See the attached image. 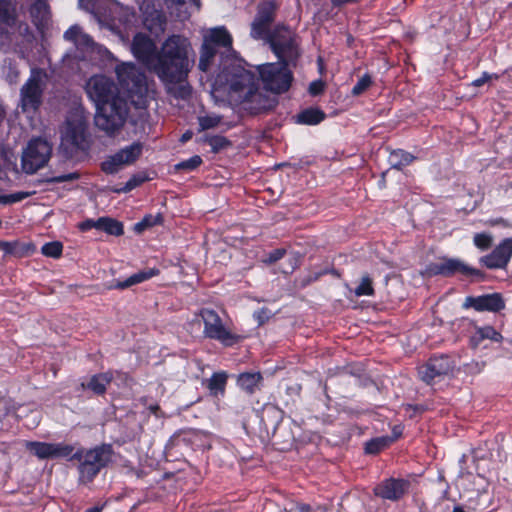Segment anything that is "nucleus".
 <instances>
[{
  "mask_svg": "<svg viewBox=\"0 0 512 512\" xmlns=\"http://www.w3.org/2000/svg\"><path fill=\"white\" fill-rule=\"evenodd\" d=\"M131 50L146 69L158 77L167 94L181 100L191 96L188 75L194 66V59L191 58V43L186 37L171 35L157 50L148 35L138 33L133 38Z\"/></svg>",
  "mask_w": 512,
  "mask_h": 512,
  "instance_id": "obj_1",
  "label": "nucleus"
},
{
  "mask_svg": "<svg viewBox=\"0 0 512 512\" xmlns=\"http://www.w3.org/2000/svg\"><path fill=\"white\" fill-rule=\"evenodd\" d=\"M111 444L103 443L91 449L80 448L75 452L77 457L79 479L81 482H91L99 472L107 467L114 457Z\"/></svg>",
  "mask_w": 512,
  "mask_h": 512,
  "instance_id": "obj_2",
  "label": "nucleus"
},
{
  "mask_svg": "<svg viewBox=\"0 0 512 512\" xmlns=\"http://www.w3.org/2000/svg\"><path fill=\"white\" fill-rule=\"evenodd\" d=\"M129 104L124 97L102 104L96 108L95 125L107 135L113 136L120 132L129 115Z\"/></svg>",
  "mask_w": 512,
  "mask_h": 512,
  "instance_id": "obj_3",
  "label": "nucleus"
},
{
  "mask_svg": "<svg viewBox=\"0 0 512 512\" xmlns=\"http://www.w3.org/2000/svg\"><path fill=\"white\" fill-rule=\"evenodd\" d=\"M271 50L285 65H295L300 56L299 44L293 31L284 26H278L268 36Z\"/></svg>",
  "mask_w": 512,
  "mask_h": 512,
  "instance_id": "obj_4",
  "label": "nucleus"
},
{
  "mask_svg": "<svg viewBox=\"0 0 512 512\" xmlns=\"http://www.w3.org/2000/svg\"><path fill=\"white\" fill-rule=\"evenodd\" d=\"M204 323L203 334L206 338L219 341L224 346H233L240 342L241 337L229 331L223 324L218 313L212 309L203 308L199 312Z\"/></svg>",
  "mask_w": 512,
  "mask_h": 512,
  "instance_id": "obj_5",
  "label": "nucleus"
},
{
  "mask_svg": "<svg viewBox=\"0 0 512 512\" xmlns=\"http://www.w3.org/2000/svg\"><path fill=\"white\" fill-rule=\"evenodd\" d=\"M288 66L281 62L259 66V75L267 90L279 94L289 89L293 77Z\"/></svg>",
  "mask_w": 512,
  "mask_h": 512,
  "instance_id": "obj_6",
  "label": "nucleus"
},
{
  "mask_svg": "<svg viewBox=\"0 0 512 512\" xmlns=\"http://www.w3.org/2000/svg\"><path fill=\"white\" fill-rule=\"evenodd\" d=\"M52 148L41 138L32 139L23 153L22 166L26 173L33 174L44 167L51 156Z\"/></svg>",
  "mask_w": 512,
  "mask_h": 512,
  "instance_id": "obj_7",
  "label": "nucleus"
},
{
  "mask_svg": "<svg viewBox=\"0 0 512 512\" xmlns=\"http://www.w3.org/2000/svg\"><path fill=\"white\" fill-rule=\"evenodd\" d=\"M86 91L89 98L95 103L96 108L114 100V98L122 97L115 82L103 75L91 77L87 83Z\"/></svg>",
  "mask_w": 512,
  "mask_h": 512,
  "instance_id": "obj_8",
  "label": "nucleus"
},
{
  "mask_svg": "<svg viewBox=\"0 0 512 512\" xmlns=\"http://www.w3.org/2000/svg\"><path fill=\"white\" fill-rule=\"evenodd\" d=\"M226 81L229 85V94L232 99L238 102L246 92L252 91L258 85L255 74L241 66H234L227 73Z\"/></svg>",
  "mask_w": 512,
  "mask_h": 512,
  "instance_id": "obj_9",
  "label": "nucleus"
},
{
  "mask_svg": "<svg viewBox=\"0 0 512 512\" xmlns=\"http://www.w3.org/2000/svg\"><path fill=\"white\" fill-rule=\"evenodd\" d=\"M117 78L128 93L142 95L147 91L145 74L131 62L121 63L115 69Z\"/></svg>",
  "mask_w": 512,
  "mask_h": 512,
  "instance_id": "obj_10",
  "label": "nucleus"
},
{
  "mask_svg": "<svg viewBox=\"0 0 512 512\" xmlns=\"http://www.w3.org/2000/svg\"><path fill=\"white\" fill-rule=\"evenodd\" d=\"M143 144L141 142H133L125 146L113 155L108 156L102 163L101 169L106 174H115L125 166L131 165L141 156Z\"/></svg>",
  "mask_w": 512,
  "mask_h": 512,
  "instance_id": "obj_11",
  "label": "nucleus"
},
{
  "mask_svg": "<svg viewBox=\"0 0 512 512\" xmlns=\"http://www.w3.org/2000/svg\"><path fill=\"white\" fill-rule=\"evenodd\" d=\"M455 273H460L465 276H483L480 270L468 266L457 258H442L437 262L428 264L425 269V274L427 276L442 275L449 277Z\"/></svg>",
  "mask_w": 512,
  "mask_h": 512,
  "instance_id": "obj_12",
  "label": "nucleus"
},
{
  "mask_svg": "<svg viewBox=\"0 0 512 512\" xmlns=\"http://www.w3.org/2000/svg\"><path fill=\"white\" fill-rule=\"evenodd\" d=\"M455 363L448 355L431 357L428 362L418 370L421 380L430 384L437 378L448 375L454 368Z\"/></svg>",
  "mask_w": 512,
  "mask_h": 512,
  "instance_id": "obj_13",
  "label": "nucleus"
},
{
  "mask_svg": "<svg viewBox=\"0 0 512 512\" xmlns=\"http://www.w3.org/2000/svg\"><path fill=\"white\" fill-rule=\"evenodd\" d=\"M243 109L251 114H259L272 110L278 103L275 96L259 90L258 85L252 91L246 92L245 96L238 101Z\"/></svg>",
  "mask_w": 512,
  "mask_h": 512,
  "instance_id": "obj_14",
  "label": "nucleus"
},
{
  "mask_svg": "<svg viewBox=\"0 0 512 512\" xmlns=\"http://www.w3.org/2000/svg\"><path fill=\"white\" fill-rule=\"evenodd\" d=\"M43 87L41 79L31 76L20 90V102L23 112L35 113L42 103Z\"/></svg>",
  "mask_w": 512,
  "mask_h": 512,
  "instance_id": "obj_15",
  "label": "nucleus"
},
{
  "mask_svg": "<svg viewBox=\"0 0 512 512\" xmlns=\"http://www.w3.org/2000/svg\"><path fill=\"white\" fill-rule=\"evenodd\" d=\"M512 257V238L504 239L493 251L480 258V263L488 269H503Z\"/></svg>",
  "mask_w": 512,
  "mask_h": 512,
  "instance_id": "obj_16",
  "label": "nucleus"
},
{
  "mask_svg": "<svg viewBox=\"0 0 512 512\" xmlns=\"http://www.w3.org/2000/svg\"><path fill=\"white\" fill-rule=\"evenodd\" d=\"M464 308H473L476 311L499 312L505 308V301L500 293L485 294L477 297L465 298Z\"/></svg>",
  "mask_w": 512,
  "mask_h": 512,
  "instance_id": "obj_17",
  "label": "nucleus"
},
{
  "mask_svg": "<svg viewBox=\"0 0 512 512\" xmlns=\"http://www.w3.org/2000/svg\"><path fill=\"white\" fill-rule=\"evenodd\" d=\"M409 487L410 482L408 480L390 478L379 484L375 493L383 499L397 501L408 492Z\"/></svg>",
  "mask_w": 512,
  "mask_h": 512,
  "instance_id": "obj_18",
  "label": "nucleus"
},
{
  "mask_svg": "<svg viewBox=\"0 0 512 512\" xmlns=\"http://www.w3.org/2000/svg\"><path fill=\"white\" fill-rule=\"evenodd\" d=\"M159 273H160V271H159L158 268H155V267L148 268V269L139 271V272L131 275L130 277H128L124 281H115V282H113L109 286V289L123 290V289L129 288V287H131L133 285H136V284L142 283V282H144L146 280H149L152 277L157 276Z\"/></svg>",
  "mask_w": 512,
  "mask_h": 512,
  "instance_id": "obj_19",
  "label": "nucleus"
},
{
  "mask_svg": "<svg viewBox=\"0 0 512 512\" xmlns=\"http://www.w3.org/2000/svg\"><path fill=\"white\" fill-rule=\"evenodd\" d=\"M113 375L111 372H104L93 375L87 382L80 384L83 390H91L94 394L102 395L106 392L107 386L111 383Z\"/></svg>",
  "mask_w": 512,
  "mask_h": 512,
  "instance_id": "obj_20",
  "label": "nucleus"
},
{
  "mask_svg": "<svg viewBox=\"0 0 512 512\" xmlns=\"http://www.w3.org/2000/svg\"><path fill=\"white\" fill-rule=\"evenodd\" d=\"M204 43H209L212 47H223L230 49L232 46V37L224 27H217L210 30L204 37Z\"/></svg>",
  "mask_w": 512,
  "mask_h": 512,
  "instance_id": "obj_21",
  "label": "nucleus"
},
{
  "mask_svg": "<svg viewBox=\"0 0 512 512\" xmlns=\"http://www.w3.org/2000/svg\"><path fill=\"white\" fill-rule=\"evenodd\" d=\"M25 447L39 459H53L54 443L28 441L26 442Z\"/></svg>",
  "mask_w": 512,
  "mask_h": 512,
  "instance_id": "obj_22",
  "label": "nucleus"
},
{
  "mask_svg": "<svg viewBox=\"0 0 512 512\" xmlns=\"http://www.w3.org/2000/svg\"><path fill=\"white\" fill-rule=\"evenodd\" d=\"M282 419L283 412L278 407L269 404L263 408L261 420L267 429H276Z\"/></svg>",
  "mask_w": 512,
  "mask_h": 512,
  "instance_id": "obj_23",
  "label": "nucleus"
},
{
  "mask_svg": "<svg viewBox=\"0 0 512 512\" xmlns=\"http://www.w3.org/2000/svg\"><path fill=\"white\" fill-rule=\"evenodd\" d=\"M325 113L318 108H308L297 115V122L305 125H317L325 119Z\"/></svg>",
  "mask_w": 512,
  "mask_h": 512,
  "instance_id": "obj_24",
  "label": "nucleus"
},
{
  "mask_svg": "<svg viewBox=\"0 0 512 512\" xmlns=\"http://www.w3.org/2000/svg\"><path fill=\"white\" fill-rule=\"evenodd\" d=\"M64 39L75 44H83L86 46H94L92 38L82 32L81 28L77 25L71 26L63 35Z\"/></svg>",
  "mask_w": 512,
  "mask_h": 512,
  "instance_id": "obj_25",
  "label": "nucleus"
},
{
  "mask_svg": "<svg viewBox=\"0 0 512 512\" xmlns=\"http://www.w3.org/2000/svg\"><path fill=\"white\" fill-rule=\"evenodd\" d=\"M414 159L415 157L411 153L402 149L393 150L388 158L391 167L398 170L411 164Z\"/></svg>",
  "mask_w": 512,
  "mask_h": 512,
  "instance_id": "obj_26",
  "label": "nucleus"
},
{
  "mask_svg": "<svg viewBox=\"0 0 512 512\" xmlns=\"http://www.w3.org/2000/svg\"><path fill=\"white\" fill-rule=\"evenodd\" d=\"M98 230H102L109 235L121 236L124 233L123 224L110 217L98 218Z\"/></svg>",
  "mask_w": 512,
  "mask_h": 512,
  "instance_id": "obj_27",
  "label": "nucleus"
},
{
  "mask_svg": "<svg viewBox=\"0 0 512 512\" xmlns=\"http://www.w3.org/2000/svg\"><path fill=\"white\" fill-rule=\"evenodd\" d=\"M261 379L262 376L260 373H242L239 375L237 383L242 390L252 394L256 390Z\"/></svg>",
  "mask_w": 512,
  "mask_h": 512,
  "instance_id": "obj_28",
  "label": "nucleus"
},
{
  "mask_svg": "<svg viewBox=\"0 0 512 512\" xmlns=\"http://www.w3.org/2000/svg\"><path fill=\"white\" fill-rule=\"evenodd\" d=\"M217 50L212 47L209 43H204L200 49V59L198 67L201 71L207 72L210 68L212 61L216 56Z\"/></svg>",
  "mask_w": 512,
  "mask_h": 512,
  "instance_id": "obj_29",
  "label": "nucleus"
},
{
  "mask_svg": "<svg viewBox=\"0 0 512 512\" xmlns=\"http://www.w3.org/2000/svg\"><path fill=\"white\" fill-rule=\"evenodd\" d=\"M66 138L75 146H80L84 140V127L81 122L73 124L70 121L66 123Z\"/></svg>",
  "mask_w": 512,
  "mask_h": 512,
  "instance_id": "obj_30",
  "label": "nucleus"
},
{
  "mask_svg": "<svg viewBox=\"0 0 512 512\" xmlns=\"http://www.w3.org/2000/svg\"><path fill=\"white\" fill-rule=\"evenodd\" d=\"M227 383L225 372L214 373L208 381V389L213 395L223 394Z\"/></svg>",
  "mask_w": 512,
  "mask_h": 512,
  "instance_id": "obj_31",
  "label": "nucleus"
},
{
  "mask_svg": "<svg viewBox=\"0 0 512 512\" xmlns=\"http://www.w3.org/2000/svg\"><path fill=\"white\" fill-rule=\"evenodd\" d=\"M483 339H490L495 342H500L502 340V335L493 327L484 326L477 329L476 335L472 338V341H476L475 345H477L478 341Z\"/></svg>",
  "mask_w": 512,
  "mask_h": 512,
  "instance_id": "obj_32",
  "label": "nucleus"
},
{
  "mask_svg": "<svg viewBox=\"0 0 512 512\" xmlns=\"http://www.w3.org/2000/svg\"><path fill=\"white\" fill-rule=\"evenodd\" d=\"M0 249L6 254L14 255L16 257H22L29 251V246H25L18 242H5L0 241Z\"/></svg>",
  "mask_w": 512,
  "mask_h": 512,
  "instance_id": "obj_33",
  "label": "nucleus"
},
{
  "mask_svg": "<svg viewBox=\"0 0 512 512\" xmlns=\"http://www.w3.org/2000/svg\"><path fill=\"white\" fill-rule=\"evenodd\" d=\"M274 14H275V6L273 3L268 2L261 5L258 9L256 19H258L260 22L267 24L270 26V24L274 20Z\"/></svg>",
  "mask_w": 512,
  "mask_h": 512,
  "instance_id": "obj_34",
  "label": "nucleus"
},
{
  "mask_svg": "<svg viewBox=\"0 0 512 512\" xmlns=\"http://www.w3.org/2000/svg\"><path fill=\"white\" fill-rule=\"evenodd\" d=\"M392 441L393 439L390 437H378L372 439L366 443L365 451L368 454H376L388 447Z\"/></svg>",
  "mask_w": 512,
  "mask_h": 512,
  "instance_id": "obj_35",
  "label": "nucleus"
},
{
  "mask_svg": "<svg viewBox=\"0 0 512 512\" xmlns=\"http://www.w3.org/2000/svg\"><path fill=\"white\" fill-rule=\"evenodd\" d=\"M75 448L70 444L54 443L53 458H65L67 460H77L75 457Z\"/></svg>",
  "mask_w": 512,
  "mask_h": 512,
  "instance_id": "obj_36",
  "label": "nucleus"
},
{
  "mask_svg": "<svg viewBox=\"0 0 512 512\" xmlns=\"http://www.w3.org/2000/svg\"><path fill=\"white\" fill-rule=\"evenodd\" d=\"M354 293L359 297L372 296L374 294L372 279L369 275L362 276L359 285L354 290Z\"/></svg>",
  "mask_w": 512,
  "mask_h": 512,
  "instance_id": "obj_37",
  "label": "nucleus"
},
{
  "mask_svg": "<svg viewBox=\"0 0 512 512\" xmlns=\"http://www.w3.org/2000/svg\"><path fill=\"white\" fill-rule=\"evenodd\" d=\"M14 20L11 2L9 0H0V22L12 25Z\"/></svg>",
  "mask_w": 512,
  "mask_h": 512,
  "instance_id": "obj_38",
  "label": "nucleus"
},
{
  "mask_svg": "<svg viewBox=\"0 0 512 512\" xmlns=\"http://www.w3.org/2000/svg\"><path fill=\"white\" fill-rule=\"evenodd\" d=\"M62 250L63 245L59 241L48 242L41 247L42 254L52 258H59L62 254Z\"/></svg>",
  "mask_w": 512,
  "mask_h": 512,
  "instance_id": "obj_39",
  "label": "nucleus"
},
{
  "mask_svg": "<svg viewBox=\"0 0 512 512\" xmlns=\"http://www.w3.org/2000/svg\"><path fill=\"white\" fill-rule=\"evenodd\" d=\"M221 122L218 115H205L198 117L199 131H205L217 127Z\"/></svg>",
  "mask_w": 512,
  "mask_h": 512,
  "instance_id": "obj_40",
  "label": "nucleus"
},
{
  "mask_svg": "<svg viewBox=\"0 0 512 512\" xmlns=\"http://www.w3.org/2000/svg\"><path fill=\"white\" fill-rule=\"evenodd\" d=\"M208 144L213 153H218L231 145V142L224 136L215 135L208 139Z\"/></svg>",
  "mask_w": 512,
  "mask_h": 512,
  "instance_id": "obj_41",
  "label": "nucleus"
},
{
  "mask_svg": "<svg viewBox=\"0 0 512 512\" xmlns=\"http://www.w3.org/2000/svg\"><path fill=\"white\" fill-rule=\"evenodd\" d=\"M146 181V177L141 175L132 176L123 187L113 189L115 193H127L133 190L134 188L140 186L142 183Z\"/></svg>",
  "mask_w": 512,
  "mask_h": 512,
  "instance_id": "obj_42",
  "label": "nucleus"
},
{
  "mask_svg": "<svg viewBox=\"0 0 512 512\" xmlns=\"http://www.w3.org/2000/svg\"><path fill=\"white\" fill-rule=\"evenodd\" d=\"M473 242L480 250H487L492 246L493 237L488 233H477L474 235Z\"/></svg>",
  "mask_w": 512,
  "mask_h": 512,
  "instance_id": "obj_43",
  "label": "nucleus"
},
{
  "mask_svg": "<svg viewBox=\"0 0 512 512\" xmlns=\"http://www.w3.org/2000/svg\"><path fill=\"white\" fill-rule=\"evenodd\" d=\"M202 163V159L198 155H194L191 158L184 160L175 165L177 170L193 171L198 168Z\"/></svg>",
  "mask_w": 512,
  "mask_h": 512,
  "instance_id": "obj_44",
  "label": "nucleus"
},
{
  "mask_svg": "<svg viewBox=\"0 0 512 512\" xmlns=\"http://www.w3.org/2000/svg\"><path fill=\"white\" fill-rule=\"evenodd\" d=\"M269 29V25L260 22L258 19H254L251 25V36L254 39L263 38Z\"/></svg>",
  "mask_w": 512,
  "mask_h": 512,
  "instance_id": "obj_45",
  "label": "nucleus"
},
{
  "mask_svg": "<svg viewBox=\"0 0 512 512\" xmlns=\"http://www.w3.org/2000/svg\"><path fill=\"white\" fill-rule=\"evenodd\" d=\"M371 83V77L368 74L363 75L352 88V94L354 96L361 95L370 87Z\"/></svg>",
  "mask_w": 512,
  "mask_h": 512,
  "instance_id": "obj_46",
  "label": "nucleus"
},
{
  "mask_svg": "<svg viewBox=\"0 0 512 512\" xmlns=\"http://www.w3.org/2000/svg\"><path fill=\"white\" fill-rule=\"evenodd\" d=\"M102 0H79V5L90 13H99Z\"/></svg>",
  "mask_w": 512,
  "mask_h": 512,
  "instance_id": "obj_47",
  "label": "nucleus"
},
{
  "mask_svg": "<svg viewBox=\"0 0 512 512\" xmlns=\"http://www.w3.org/2000/svg\"><path fill=\"white\" fill-rule=\"evenodd\" d=\"M285 253V249H275L267 255V257L264 259V262L267 264H273L282 259Z\"/></svg>",
  "mask_w": 512,
  "mask_h": 512,
  "instance_id": "obj_48",
  "label": "nucleus"
},
{
  "mask_svg": "<svg viewBox=\"0 0 512 512\" xmlns=\"http://www.w3.org/2000/svg\"><path fill=\"white\" fill-rule=\"evenodd\" d=\"M79 177H80L79 173L73 172V173H68V174H62V175L55 176V177H53L51 179V182L63 183V182L77 180Z\"/></svg>",
  "mask_w": 512,
  "mask_h": 512,
  "instance_id": "obj_49",
  "label": "nucleus"
},
{
  "mask_svg": "<svg viewBox=\"0 0 512 512\" xmlns=\"http://www.w3.org/2000/svg\"><path fill=\"white\" fill-rule=\"evenodd\" d=\"M498 77L499 76L497 74H490L488 72H483L481 77L475 79L472 82V85L475 86V87H480V86L484 85L485 83L489 82L492 79H498Z\"/></svg>",
  "mask_w": 512,
  "mask_h": 512,
  "instance_id": "obj_50",
  "label": "nucleus"
},
{
  "mask_svg": "<svg viewBox=\"0 0 512 512\" xmlns=\"http://www.w3.org/2000/svg\"><path fill=\"white\" fill-rule=\"evenodd\" d=\"M324 90V83L321 80H316L310 83L309 93L313 96L319 95Z\"/></svg>",
  "mask_w": 512,
  "mask_h": 512,
  "instance_id": "obj_51",
  "label": "nucleus"
},
{
  "mask_svg": "<svg viewBox=\"0 0 512 512\" xmlns=\"http://www.w3.org/2000/svg\"><path fill=\"white\" fill-rule=\"evenodd\" d=\"M162 216L160 214H157L155 216L153 215H147L143 218V220H146L145 225L147 228L152 227L156 224H159L162 222Z\"/></svg>",
  "mask_w": 512,
  "mask_h": 512,
  "instance_id": "obj_52",
  "label": "nucleus"
},
{
  "mask_svg": "<svg viewBox=\"0 0 512 512\" xmlns=\"http://www.w3.org/2000/svg\"><path fill=\"white\" fill-rule=\"evenodd\" d=\"M32 194H34V192L20 191V192L12 193V194H10L11 202L12 203L20 202V201L30 197Z\"/></svg>",
  "mask_w": 512,
  "mask_h": 512,
  "instance_id": "obj_53",
  "label": "nucleus"
},
{
  "mask_svg": "<svg viewBox=\"0 0 512 512\" xmlns=\"http://www.w3.org/2000/svg\"><path fill=\"white\" fill-rule=\"evenodd\" d=\"M97 223H98V219L97 220L87 219V220H85L84 222H82L79 225V228L82 231H87V230H90L92 228L98 229V224Z\"/></svg>",
  "mask_w": 512,
  "mask_h": 512,
  "instance_id": "obj_54",
  "label": "nucleus"
},
{
  "mask_svg": "<svg viewBox=\"0 0 512 512\" xmlns=\"http://www.w3.org/2000/svg\"><path fill=\"white\" fill-rule=\"evenodd\" d=\"M33 9L34 10H37L38 12H42V11H46L47 9V5L45 2L41 1V0H38L34 6H33Z\"/></svg>",
  "mask_w": 512,
  "mask_h": 512,
  "instance_id": "obj_55",
  "label": "nucleus"
},
{
  "mask_svg": "<svg viewBox=\"0 0 512 512\" xmlns=\"http://www.w3.org/2000/svg\"><path fill=\"white\" fill-rule=\"evenodd\" d=\"M145 222H146V220H143V219H142L140 222L136 223V224H135V227H134L135 231H136V232H138V233H141V232H143L145 229H147V227H146V225H145Z\"/></svg>",
  "mask_w": 512,
  "mask_h": 512,
  "instance_id": "obj_56",
  "label": "nucleus"
},
{
  "mask_svg": "<svg viewBox=\"0 0 512 512\" xmlns=\"http://www.w3.org/2000/svg\"><path fill=\"white\" fill-rule=\"evenodd\" d=\"M358 0H331L334 6H342L346 3L357 2Z\"/></svg>",
  "mask_w": 512,
  "mask_h": 512,
  "instance_id": "obj_57",
  "label": "nucleus"
},
{
  "mask_svg": "<svg viewBox=\"0 0 512 512\" xmlns=\"http://www.w3.org/2000/svg\"><path fill=\"white\" fill-rule=\"evenodd\" d=\"M0 204H12L10 194L7 195H0Z\"/></svg>",
  "mask_w": 512,
  "mask_h": 512,
  "instance_id": "obj_58",
  "label": "nucleus"
},
{
  "mask_svg": "<svg viewBox=\"0 0 512 512\" xmlns=\"http://www.w3.org/2000/svg\"><path fill=\"white\" fill-rule=\"evenodd\" d=\"M192 135L193 133L191 131H186L182 136H181V139L180 141L182 143H185L187 142L188 140H190L192 138Z\"/></svg>",
  "mask_w": 512,
  "mask_h": 512,
  "instance_id": "obj_59",
  "label": "nucleus"
},
{
  "mask_svg": "<svg viewBox=\"0 0 512 512\" xmlns=\"http://www.w3.org/2000/svg\"><path fill=\"white\" fill-rule=\"evenodd\" d=\"M210 137H211V136H209V135H204V136H202V137H200V138L198 139V143H207V144H208V139H209Z\"/></svg>",
  "mask_w": 512,
  "mask_h": 512,
  "instance_id": "obj_60",
  "label": "nucleus"
},
{
  "mask_svg": "<svg viewBox=\"0 0 512 512\" xmlns=\"http://www.w3.org/2000/svg\"><path fill=\"white\" fill-rule=\"evenodd\" d=\"M101 511H102V507L95 506V507H92V508L86 510L85 512H101Z\"/></svg>",
  "mask_w": 512,
  "mask_h": 512,
  "instance_id": "obj_61",
  "label": "nucleus"
},
{
  "mask_svg": "<svg viewBox=\"0 0 512 512\" xmlns=\"http://www.w3.org/2000/svg\"><path fill=\"white\" fill-rule=\"evenodd\" d=\"M452 512H466L461 506H455Z\"/></svg>",
  "mask_w": 512,
  "mask_h": 512,
  "instance_id": "obj_62",
  "label": "nucleus"
},
{
  "mask_svg": "<svg viewBox=\"0 0 512 512\" xmlns=\"http://www.w3.org/2000/svg\"><path fill=\"white\" fill-rule=\"evenodd\" d=\"M501 222H504L502 219H498V220H491L489 223L490 225H496V224H499Z\"/></svg>",
  "mask_w": 512,
  "mask_h": 512,
  "instance_id": "obj_63",
  "label": "nucleus"
},
{
  "mask_svg": "<svg viewBox=\"0 0 512 512\" xmlns=\"http://www.w3.org/2000/svg\"><path fill=\"white\" fill-rule=\"evenodd\" d=\"M153 413L156 414V412L159 410V407L158 406H150L149 408Z\"/></svg>",
  "mask_w": 512,
  "mask_h": 512,
  "instance_id": "obj_64",
  "label": "nucleus"
}]
</instances>
